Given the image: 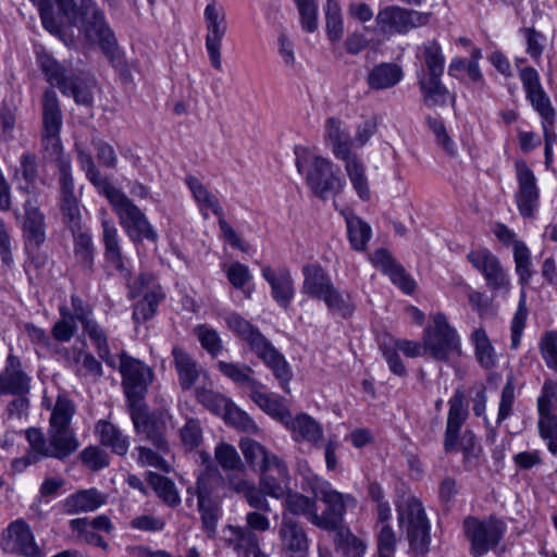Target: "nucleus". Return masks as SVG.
Segmentation results:
<instances>
[{"label": "nucleus", "instance_id": "nucleus-1", "mask_svg": "<svg viewBox=\"0 0 557 557\" xmlns=\"http://www.w3.org/2000/svg\"><path fill=\"white\" fill-rule=\"evenodd\" d=\"M57 7L69 24L78 27L89 42L98 44L111 61L119 57L115 35L95 0H79L78 4L74 0H59Z\"/></svg>", "mask_w": 557, "mask_h": 557}, {"label": "nucleus", "instance_id": "nucleus-2", "mask_svg": "<svg viewBox=\"0 0 557 557\" xmlns=\"http://www.w3.org/2000/svg\"><path fill=\"white\" fill-rule=\"evenodd\" d=\"M227 326L246 344L250 350L272 371L284 392H289L288 383L293 376L285 357L261 333V331L238 313L226 317Z\"/></svg>", "mask_w": 557, "mask_h": 557}, {"label": "nucleus", "instance_id": "nucleus-3", "mask_svg": "<svg viewBox=\"0 0 557 557\" xmlns=\"http://www.w3.org/2000/svg\"><path fill=\"white\" fill-rule=\"evenodd\" d=\"M295 156L297 171L315 196L327 198L343 190L345 182L329 159L302 146L295 147Z\"/></svg>", "mask_w": 557, "mask_h": 557}, {"label": "nucleus", "instance_id": "nucleus-4", "mask_svg": "<svg viewBox=\"0 0 557 557\" xmlns=\"http://www.w3.org/2000/svg\"><path fill=\"white\" fill-rule=\"evenodd\" d=\"M74 413V403L69 397L59 395L52 408L48 433L45 435L46 445L57 454L58 460L67 458L78 448V441L71 429Z\"/></svg>", "mask_w": 557, "mask_h": 557}, {"label": "nucleus", "instance_id": "nucleus-5", "mask_svg": "<svg viewBox=\"0 0 557 557\" xmlns=\"http://www.w3.org/2000/svg\"><path fill=\"white\" fill-rule=\"evenodd\" d=\"M104 197L131 242L139 244L145 239L152 243L158 240V234L146 214L122 190L115 187Z\"/></svg>", "mask_w": 557, "mask_h": 557}, {"label": "nucleus", "instance_id": "nucleus-6", "mask_svg": "<svg viewBox=\"0 0 557 557\" xmlns=\"http://www.w3.org/2000/svg\"><path fill=\"white\" fill-rule=\"evenodd\" d=\"M398 523L405 528L410 547L417 554H424L431 542L430 523L421 502L408 496L396 505Z\"/></svg>", "mask_w": 557, "mask_h": 557}, {"label": "nucleus", "instance_id": "nucleus-7", "mask_svg": "<svg viewBox=\"0 0 557 557\" xmlns=\"http://www.w3.org/2000/svg\"><path fill=\"white\" fill-rule=\"evenodd\" d=\"M513 261L515 271L519 278V284L522 286L518 308L512 317L510 325V347L512 349H517L520 345L521 336L528 318L524 287L530 283L533 276L531 252L522 240H516L513 243Z\"/></svg>", "mask_w": 557, "mask_h": 557}, {"label": "nucleus", "instance_id": "nucleus-8", "mask_svg": "<svg viewBox=\"0 0 557 557\" xmlns=\"http://www.w3.org/2000/svg\"><path fill=\"white\" fill-rule=\"evenodd\" d=\"M462 527L473 557H482L496 547L507 531L506 523L494 516L486 519L469 516L463 520Z\"/></svg>", "mask_w": 557, "mask_h": 557}, {"label": "nucleus", "instance_id": "nucleus-9", "mask_svg": "<svg viewBox=\"0 0 557 557\" xmlns=\"http://www.w3.org/2000/svg\"><path fill=\"white\" fill-rule=\"evenodd\" d=\"M129 416L137 435L149 441L158 450L170 454L171 447L165 438L166 417L162 412H149L145 404L129 407Z\"/></svg>", "mask_w": 557, "mask_h": 557}, {"label": "nucleus", "instance_id": "nucleus-10", "mask_svg": "<svg viewBox=\"0 0 557 557\" xmlns=\"http://www.w3.org/2000/svg\"><path fill=\"white\" fill-rule=\"evenodd\" d=\"M120 373L122 375V386L128 403V407L134 404H141L148 386L153 379L152 370L143 361L135 359L125 352L120 355Z\"/></svg>", "mask_w": 557, "mask_h": 557}, {"label": "nucleus", "instance_id": "nucleus-11", "mask_svg": "<svg viewBox=\"0 0 557 557\" xmlns=\"http://www.w3.org/2000/svg\"><path fill=\"white\" fill-rule=\"evenodd\" d=\"M63 116L59 99L54 90L47 89L42 98V132L41 145L45 157L59 156L63 152L60 132Z\"/></svg>", "mask_w": 557, "mask_h": 557}, {"label": "nucleus", "instance_id": "nucleus-12", "mask_svg": "<svg viewBox=\"0 0 557 557\" xmlns=\"http://www.w3.org/2000/svg\"><path fill=\"white\" fill-rule=\"evenodd\" d=\"M424 350L437 360H447L451 354L460 351L457 332L449 325L444 313H436L433 325L425 330Z\"/></svg>", "mask_w": 557, "mask_h": 557}, {"label": "nucleus", "instance_id": "nucleus-13", "mask_svg": "<svg viewBox=\"0 0 557 557\" xmlns=\"http://www.w3.org/2000/svg\"><path fill=\"white\" fill-rule=\"evenodd\" d=\"M206 22V49L211 65L222 70V40L227 32L225 10L216 0H210L203 11Z\"/></svg>", "mask_w": 557, "mask_h": 557}, {"label": "nucleus", "instance_id": "nucleus-14", "mask_svg": "<svg viewBox=\"0 0 557 557\" xmlns=\"http://www.w3.org/2000/svg\"><path fill=\"white\" fill-rule=\"evenodd\" d=\"M431 13L419 12L399 5H387L379 11L376 23L387 34H407L429 23Z\"/></svg>", "mask_w": 557, "mask_h": 557}, {"label": "nucleus", "instance_id": "nucleus-15", "mask_svg": "<svg viewBox=\"0 0 557 557\" xmlns=\"http://www.w3.org/2000/svg\"><path fill=\"white\" fill-rule=\"evenodd\" d=\"M468 261L484 277L491 290L508 292L511 286L510 275L500 260L487 248H478L467 255Z\"/></svg>", "mask_w": 557, "mask_h": 557}, {"label": "nucleus", "instance_id": "nucleus-16", "mask_svg": "<svg viewBox=\"0 0 557 557\" xmlns=\"http://www.w3.org/2000/svg\"><path fill=\"white\" fill-rule=\"evenodd\" d=\"M143 295L134 308L133 319L136 323L145 322L151 319L163 299L164 294L154 278L150 274H141L132 285H129V296L136 298Z\"/></svg>", "mask_w": 557, "mask_h": 557}, {"label": "nucleus", "instance_id": "nucleus-17", "mask_svg": "<svg viewBox=\"0 0 557 557\" xmlns=\"http://www.w3.org/2000/svg\"><path fill=\"white\" fill-rule=\"evenodd\" d=\"M302 292L310 297L323 300L330 310H339L342 298L334 288L330 277L317 264H308L302 269Z\"/></svg>", "mask_w": 557, "mask_h": 557}, {"label": "nucleus", "instance_id": "nucleus-18", "mask_svg": "<svg viewBox=\"0 0 557 557\" xmlns=\"http://www.w3.org/2000/svg\"><path fill=\"white\" fill-rule=\"evenodd\" d=\"M518 190L515 195L518 210L523 218L533 216L540 202L536 177L524 160L515 162Z\"/></svg>", "mask_w": 557, "mask_h": 557}, {"label": "nucleus", "instance_id": "nucleus-19", "mask_svg": "<svg viewBox=\"0 0 557 557\" xmlns=\"http://www.w3.org/2000/svg\"><path fill=\"white\" fill-rule=\"evenodd\" d=\"M448 416L444 434V450L453 453L457 450L461 428L469 417L468 401L465 393L458 388L448 400Z\"/></svg>", "mask_w": 557, "mask_h": 557}, {"label": "nucleus", "instance_id": "nucleus-20", "mask_svg": "<svg viewBox=\"0 0 557 557\" xmlns=\"http://www.w3.org/2000/svg\"><path fill=\"white\" fill-rule=\"evenodd\" d=\"M280 552L284 557H308L310 542L304 528L283 516L278 528Z\"/></svg>", "mask_w": 557, "mask_h": 557}, {"label": "nucleus", "instance_id": "nucleus-21", "mask_svg": "<svg viewBox=\"0 0 557 557\" xmlns=\"http://www.w3.org/2000/svg\"><path fill=\"white\" fill-rule=\"evenodd\" d=\"M519 77L527 99L531 102L533 109L543 120H553L555 117V109L541 84L539 72L534 67L527 66L520 70Z\"/></svg>", "mask_w": 557, "mask_h": 557}, {"label": "nucleus", "instance_id": "nucleus-22", "mask_svg": "<svg viewBox=\"0 0 557 557\" xmlns=\"http://www.w3.org/2000/svg\"><path fill=\"white\" fill-rule=\"evenodd\" d=\"M30 382L32 377L24 371L20 358L13 354L8 355L0 372V396L22 397L29 393Z\"/></svg>", "mask_w": 557, "mask_h": 557}, {"label": "nucleus", "instance_id": "nucleus-23", "mask_svg": "<svg viewBox=\"0 0 557 557\" xmlns=\"http://www.w3.org/2000/svg\"><path fill=\"white\" fill-rule=\"evenodd\" d=\"M3 547L5 550L26 557L41 556L29 525L21 519L11 522L7 528L3 533Z\"/></svg>", "mask_w": 557, "mask_h": 557}, {"label": "nucleus", "instance_id": "nucleus-24", "mask_svg": "<svg viewBox=\"0 0 557 557\" xmlns=\"http://www.w3.org/2000/svg\"><path fill=\"white\" fill-rule=\"evenodd\" d=\"M223 539L237 557H267L260 548L257 534L250 529L228 524L223 529Z\"/></svg>", "mask_w": 557, "mask_h": 557}, {"label": "nucleus", "instance_id": "nucleus-25", "mask_svg": "<svg viewBox=\"0 0 557 557\" xmlns=\"http://www.w3.org/2000/svg\"><path fill=\"white\" fill-rule=\"evenodd\" d=\"M261 273L271 287L272 298L281 308L287 309L295 296V284L289 270L267 265L262 268Z\"/></svg>", "mask_w": 557, "mask_h": 557}, {"label": "nucleus", "instance_id": "nucleus-26", "mask_svg": "<svg viewBox=\"0 0 557 557\" xmlns=\"http://www.w3.org/2000/svg\"><path fill=\"white\" fill-rule=\"evenodd\" d=\"M25 437L28 442V449L23 457L12 461V468L15 472H22L28 466L35 465L45 458L58 459L52 448L46 445L45 434L40 429H27L25 431Z\"/></svg>", "mask_w": 557, "mask_h": 557}, {"label": "nucleus", "instance_id": "nucleus-27", "mask_svg": "<svg viewBox=\"0 0 557 557\" xmlns=\"http://www.w3.org/2000/svg\"><path fill=\"white\" fill-rule=\"evenodd\" d=\"M371 262L383 273L388 275L391 281L397 285L404 293L411 294L416 288L414 280L406 272L404 267L399 264L384 248L377 249L371 256Z\"/></svg>", "mask_w": 557, "mask_h": 557}, {"label": "nucleus", "instance_id": "nucleus-28", "mask_svg": "<svg viewBox=\"0 0 557 557\" xmlns=\"http://www.w3.org/2000/svg\"><path fill=\"white\" fill-rule=\"evenodd\" d=\"M324 141L333 156L345 162L348 171V128L344 119L330 116L325 120Z\"/></svg>", "mask_w": 557, "mask_h": 557}, {"label": "nucleus", "instance_id": "nucleus-29", "mask_svg": "<svg viewBox=\"0 0 557 557\" xmlns=\"http://www.w3.org/2000/svg\"><path fill=\"white\" fill-rule=\"evenodd\" d=\"M239 448L247 465L255 472L259 473L261 471L271 470V468H280V460H282V458L268 450L263 445L252 438H242Z\"/></svg>", "mask_w": 557, "mask_h": 557}, {"label": "nucleus", "instance_id": "nucleus-30", "mask_svg": "<svg viewBox=\"0 0 557 557\" xmlns=\"http://www.w3.org/2000/svg\"><path fill=\"white\" fill-rule=\"evenodd\" d=\"M23 236L26 248L38 249L46 240V221L37 205L27 200L24 206Z\"/></svg>", "mask_w": 557, "mask_h": 557}, {"label": "nucleus", "instance_id": "nucleus-31", "mask_svg": "<svg viewBox=\"0 0 557 557\" xmlns=\"http://www.w3.org/2000/svg\"><path fill=\"white\" fill-rule=\"evenodd\" d=\"M69 367L75 375L97 382L103 374L101 362L89 351L73 347L65 351Z\"/></svg>", "mask_w": 557, "mask_h": 557}, {"label": "nucleus", "instance_id": "nucleus-32", "mask_svg": "<svg viewBox=\"0 0 557 557\" xmlns=\"http://www.w3.org/2000/svg\"><path fill=\"white\" fill-rule=\"evenodd\" d=\"M102 244L104 247V259L116 271L126 274V259L122 253L119 231L113 221L102 219Z\"/></svg>", "mask_w": 557, "mask_h": 557}, {"label": "nucleus", "instance_id": "nucleus-33", "mask_svg": "<svg viewBox=\"0 0 557 557\" xmlns=\"http://www.w3.org/2000/svg\"><path fill=\"white\" fill-rule=\"evenodd\" d=\"M417 58L421 61V67L417 71V78L442 77L445 66V58L441 46L432 40L419 47Z\"/></svg>", "mask_w": 557, "mask_h": 557}, {"label": "nucleus", "instance_id": "nucleus-34", "mask_svg": "<svg viewBox=\"0 0 557 557\" xmlns=\"http://www.w3.org/2000/svg\"><path fill=\"white\" fill-rule=\"evenodd\" d=\"M107 494L97 488L79 490L64 499L63 509L69 515L95 511L107 503Z\"/></svg>", "mask_w": 557, "mask_h": 557}, {"label": "nucleus", "instance_id": "nucleus-35", "mask_svg": "<svg viewBox=\"0 0 557 557\" xmlns=\"http://www.w3.org/2000/svg\"><path fill=\"white\" fill-rule=\"evenodd\" d=\"M286 428L292 431V436L296 442H308L318 446L323 436L320 424L307 413H299L295 418L288 414V420L284 421Z\"/></svg>", "mask_w": 557, "mask_h": 557}, {"label": "nucleus", "instance_id": "nucleus-36", "mask_svg": "<svg viewBox=\"0 0 557 557\" xmlns=\"http://www.w3.org/2000/svg\"><path fill=\"white\" fill-rule=\"evenodd\" d=\"M197 498L202 530L209 537H213L220 519V507L210 498V492L202 478H198L197 481Z\"/></svg>", "mask_w": 557, "mask_h": 557}, {"label": "nucleus", "instance_id": "nucleus-37", "mask_svg": "<svg viewBox=\"0 0 557 557\" xmlns=\"http://www.w3.org/2000/svg\"><path fill=\"white\" fill-rule=\"evenodd\" d=\"M249 397L262 411L272 418L282 423L288 420L290 412L284 404V399L274 393H268L261 382L258 383V387L256 386L249 392Z\"/></svg>", "mask_w": 557, "mask_h": 557}, {"label": "nucleus", "instance_id": "nucleus-38", "mask_svg": "<svg viewBox=\"0 0 557 557\" xmlns=\"http://www.w3.org/2000/svg\"><path fill=\"white\" fill-rule=\"evenodd\" d=\"M259 474V486L264 494L276 499L284 497L289 485V471L283 459L280 460V468H271V470L261 471Z\"/></svg>", "mask_w": 557, "mask_h": 557}, {"label": "nucleus", "instance_id": "nucleus-39", "mask_svg": "<svg viewBox=\"0 0 557 557\" xmlns=\"http://www.w3.org/2000/svg\"><path fill=\"white\" fill-rule=\"evenodd\" d=\"M227 482L234 492L243 494V497L251 508L262 512H271L272 509L267 499L268 495L264 494L260 486H256L244 476L232 475L227 478Z\"/></svg>", "mask_w": 557, "mask_h": 557}, {"label": "nucleus", "instance_id": "nucleus-40", "mask_svg": "<svg viewBox=\"0 0 557 557\" xmlns=\"http://www.w3.org/2000/svg\"><path fill=\"white\" fill-rule=\"evenodd\" d=\"M418 86L423 103L428 108L444 107L449 102L455 103V95L442 83L441 77L418 79Z\"/></svg>", "mask_w": 557, "mask_h": 557}, {"label": "nucleus", "instance_id": "nucleus-41", "mask_svg": "<svg viewBox=\"0 0 557 557\" xmlns=\"http://www.w3.org/2000/svg\"><path fill=\"white\" fill-rule=\"evenodd\" d=\"M95 432L99 436L100 443L110 448L112 453L119 456H125L129 448V438L113 423L99 420L95 426Z\"/></svg>", "mask_w": 557, "mask_h": 557}, {"label": "nucleus", "instance_id": "nucleus-42", "mask_svg": "<svg viewBox=\"0 0 557 557\" xmlns=\"http://www.w3.org/2000/svg\"><path fill=\"white\" fill-rule=\"evenodd\" d=\"M321 500L326 505V508L322 515L318 513L319 521L314 522V525L330 530H337L342 525L345 515V502L343 495L333 491Z\"/></svg>", "mask_w": 557, "mask_h": 557}, {"label": "nucleus", "instance_id": "nucleus-43", "mask_svg": "<svg viewBox=\"0 0 557 557\" xmlns=\"http://www.w3.org/2000/svg\"><path fill=\"white\" fill-rule=\"evenodd\" d=\"M76 151L81 170L100 195L106 196L115 188L109 178L100 173L90 152L78 145H76Z\"/></svg>", "mask_w": 557, "mask_h": 557}, {"label": "nucleus", "instance_id": "nucleus-44", "mask_svg": "<svg viewBox=\"0 0 557 557\" xmlns=\"http://www.w3.org/2000/svg\"><path fill=\"white\" fill-rule=\"evenodd\" d=\"M403 69L396 63H381L368 75V84L372 89L382 90L396 86L403 79Z\"/></svg>", "mask_w": 557, "mask_h": 557}, {"label": "nucleus", "instance_id": "nucleus-45", "mask_svg": "<svg viewBox=\"0 0 557 557\" xmlns=\"http://www.w3.org/2000/svg\"><path fill=\"white\" fill-rule=\"evenodd\" d=\"M73 253L76 263L84 270L90 271L95 259V245L88 228L72 233Z\"/></svg>", "mask_w": 557, "mask_h": 557}, {"label": "nucleus", "instance_id": "nucleus-46", "mask_svg": "<svg viewBox=\"0 0 557 557\" xmlns=\"http://www.w3.org/2000/svg\"><path fill=\"white\" fill-rule=\"evenodd\" d=\"M475 358L481 367L492 369L497 364L495 349L483 327L475 329L471 334Z\"/></svg>", "mask_w": 557, "mask_h": 557}, {"label": "nucleus", "instance_id": "nucleus-47", "mask_svg": "<svg viewBox=\"0 0 557 557\" xmlns=\"http://www.w3.org/2000/svg\"><path fill=\"white\" fill-rule=\"evenodd\" d=\"M172 354L178 373L180 384L184 389H189L199 376L196 362L181 347H174Z\"/></svg>", "mask_w": 557, "mask_h": 557}, {"label": "nucleus", "instance_id": "nucleus-48", "mask_svg": "<svg viewBox=\"0 0 557 557\" xmlns=\"http://www.w3.org/2000/svg\"><path fill=\"white\" fill-rule=\"evenodd\" d=\"M214 457L223 470L232 472L227 478L232 475L245 478V466L233 445L227 443L219 444L214 449Z\"/></svg>", "mask_w": 557, "mask_h": 557}, {"label": "nucleus", "instance_id": "nucleus-49", "mask_svg": "<svg viewBox=\"0 0 557 557\" xmlns=\"http://www.w3.org/2000/svg\"><path fill=\"white\" fill-rule=\"evenodd\" d=\"M38 62L47 81L57 86L63 95H67V81L71 75H67L65 70L47 53L38 54Z\"/></svg>", "mask_w": 557, "mask_h": 557}, {"label": "nucleus", "instance_id": "nucleus-50", "mask_svg": "<svg viewBox=\"0 0 557 557\" xmlns=\"http://www.w3.org/2000/svg\"><path fill=\"white\" fill-rule=\"evenodd\" d=\"M47 160L54 162L59 169V183L61 190V200L78 199L74 194V180L72 176L71 160L64 152L59 156L45 157Z\"/></svg>", "mask_w": 557, "mask_h": 557}, {"label": "nucleus", "instance_id": "nucleus-51", "mask_svg": "<svg viewBox=\"0 0 557 557\" xmlns=\"http://www.w3.org/2000/svg\"><path fill=\"white\" fill-rule=\"evenodd\" d=\"M350 184L362 201H370L372 193L366 174V165L356 154L350 153Z\"/></svg>", "mask_w": 557, "mask_h": 557}, {"label": "nucleus", "instance_id": "nucleus-52", "mask_svg": "<svg viewBox=\"0 0 557 557\" xmlns=\"http://www.w3.org/2000/svg\"><path fill=\"white\" fill-rule=\"evenodd\" d=\"M185 182L190 189L193 197L201 207L210 209L216 216L224 214L223 208L221 207L218 198L212 195L197 177L187 176Z\"/></svg>", "mask_w": 557, "mask_h": 557}, {"label": "nucleus", "instance_id": "nucleus-53", "mask_svg": "<svg viewBox=\"0 0 557 557\" xmlns=\"http://www.w3.org/2000/svg\"><path fill=\"white\" fill-rule=\"evenodd\" d=\"M95 81L79 76L71 75L67 81V95L72 96L77 104L92 106Z\"/></svg>", "mask_w": 557, "mask_h": 557}, {"label": "nucleus", "instance_id": "nucleus-54", "mask_svg": "<svg viewBox=\"0 0 557 557\" xmlns=\"http://www.w3.org/2000/svg\"><path fill=\"white\" fill-rule=\"evenodd\" d=\"M457 450L463 454V466L467 470H471L478 466L482 448L476 440L475 434L466 429L458 438Z\"/></svg>", "mask_w": 557, "mask_h": 557}, {"label": "nucleus", "instance_id": "nucleus-55", "mask_svg": "<svg viewBox=\"0 0 557 557\" xmlns=\"http://www.w3.org/2000/svg\"><path fill=\"white\" fill-rule=\"evenodd\" d=\"M376 131L377 115L371 110H366L356 122V132L354 138H350V146L363 147Z\"/></svg>", "mask_w": 557, "mask_h": 557}, {"label": "nucleus", "instance_id": "nucleus-56", "mask_svg": "<svg viewBox=\"0 0 557 557\" xmlns=\"http://www.w3.org/2000/svg\"><path fill=\"white\" fill-rule=\"evenodd\" d=\"M218 367L225 376L239 385L246 386L249 392L256 386L258 387L259 381L251 377L253 370L250 367L225 361H219Z\"/></svg>", "mask_w": 557, "mask_h": 557}, {"label": "nucleus", "instance_id": "nucleus-57", "mask_svg": "<svg viewBox=\"0 0 557 557\" xmlns=\"http://www.w3.org/2000/svg\"><path fill=\"white\" fill-rule=\"evenodd\" d=\"M324 11L327 37L333 44H336L344 34L342 9L336 0H327Z\"/></svg>", "mask_w": 557, "mask_h": 557}, {"label": "nucleus", "instance_id": "nucleus-58", "mask_svg": "<svg viewBox=\"0 0 557 557\" xmlns=\"http://www.w3.org/2000/svg\"><path fill=\"white\" fill-rule=\"evenodd\" d=\"M299 473L302 479V488L311 492L317 499H322L334 491L330 483L314 473L308 465H300Z\"/></svg>", "mask_w": 557, "mask_h": 557}, {"label": "nucleus", "instance_id": "nucleus-59", "mask_svg": "<svg viewBox=\"0 0 557 557\" xmlns=\"http://www.w3.org/2000/svg\"><path fill=\"white\" fill-rule=\"evenodd\" d=\"M83 330L92 342L99 358L111 366V351L104 329L94 319L85 324Z\"/></svg>", "mask_w": 557, "mask_h": 557}, {"label": "nucleus", "instance_id": "nucleus-60", "mask_svg": "<svg viewBox=\"0 0 557 557\" xmlns=\"http://www.w3.org/2000/svg\"><path fill=\"white\" fill-rule=\"evenodd\" d=\"M149 483L158 496L170 507H176L181 504L180 494L175 484L170 479L157 473H150Z\"/></svg>", "mask_w": 557, "mask_h": 557}, {"label": "nucleus", "instance_id": "nucleus-61", "mask_svg": "<svg viewBox=\"0 0 557 557\" xmlns=\"http://www.w3.org/2000/svg\"><path fill=\"white\" fill-rule=\"evenodd\" d=\"M62 221L71 233L86 230L83 225V216L79 199L60 200Z\"/></svg>", "mask_w": 557, "mask_h": 557}, {"label": "nucleus", "instance_id": "nucleus-62", "mask_svg": "<svg viewBox=\"0 0 557 557\" xmlns=\"http://www.w3.org/2000/svg\"><path fill=\"white\" fill-rule=\"evenodd\" d=\"M286 508L294 515H302L314 524L318 522L315 502L298 493L289 494L285 502Z\"/></svg>", "mask_w": 557, "mask_h": 557}, {"label": "nucleus", "instance_id": "nucleus-63", "mask_svg": "<svg viewBox=\"0 0 557 557\" xmlns=\"http://www.w3.org/2000/svg\"><path fill=\"white\" fill-rule=\"evenodd\" d=\"M539 350L547 368L557 372V330L543 333Z\"/></svg>", "mask_w": 557, "mask_h": 557}, {"label": "nucleus", "instance_id": "nucleus-64", "mask_svg": "<svg viewBox=\"0 0 557 557\" xmlns=\"http://www.w3.org/2000/svg\"><path fill=\"white\" fill-rule=\"evenodd\" d=\"M539 433L543 441L547 443L548 450L553 454H557V414H544L540 416Z\"/></svg>", "mask_w": 557, "mask_h": 557}]
</instances>
